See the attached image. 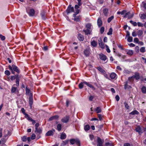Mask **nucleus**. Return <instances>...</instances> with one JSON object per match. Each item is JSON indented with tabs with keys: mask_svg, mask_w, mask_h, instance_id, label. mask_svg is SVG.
Segmentation results:
<instances>
[{
	"mask_svg": "<svg viewBox=\"0 0 146 146\" xmlns=\"http://www.w3.org/2000/svg\"><path fill=\"white\" fill-rule=\"evenodd\" d=\"M8 67L9 69L10 70L13 74H15L14 71L16 72L18 74L20 73L19 69H18V67L15 65L14 64L12 66L10 65H9Z\"/></svg>",
	"mask_w": 146,
	"mask_h": 146,
	"instance_id": "1",
	"label": "nucleus"
},
{
	"mask_svg": "<svg viewBox=\"0 0 146 146\" xmlns=\"http://www.w3.org/2000/svg\"><path fill=\"white\" fill-rule=\"evenodd\" d=\"M140 76L139 73L138 72L135 73L134 75L128 78V80H130L131 79L135 78L136 80H138L140 78Z\"/></svg>",
	"mask_w": 146,
	"mask_h": 146,
	"instance_id": "2",
	"label": "nucleus"
},
{
	"mask_svg": "<svg viewBox=\"0 0 146 146\" xmlns=\"http://www.w3.org/2000/svg\"><path fill=\"white\" fill-rule=\"evenodd\" d=\"M69 115H66L61 119V121L63 123H68L70 119Z\"/></svg>",
	"mask_w": 146,
	"mask_h": 146,
	"instance_id": "3",
	"label": "nucleus"
},
{
	"mask_svg": "<svg viewBox=\"0 0 146 146\" xmlns=\"http://www.w3.org/2000/svg\"><path fill=\"white\" fill-rule=\"evenodd\" d=\"M29 95L30 97L29 99V104L30 107L31 108L33 103V95L32 93H30Z\"/></svg>",
	"mask_w": 146,
	"mask_h": 146,
	"instance_id": "4",
	"label": "nucleus"
},
{
	"mask_svg": "<svg viewBox=\"0 0 146 146\" xmlns=\"http://www.w3.org/2000/svg\"><path fill=\"white\" fill-rule=\"evenodd\" d=\"M133 13L131 14L129 12L125 13V15L124 16V17H127L128 19H130L133 17Z\"/></svg>",
	"mask_w": 146,
	"mask_h": 146,
	"instance_id": "5",
	"label": "nucleus"
},
{
	"mask_svg": "<svg viewBox=\"0 0 146 146\" xmlns=\"http://www.w3.org/2000/svg\"><path fill=\"white\" fill-rule=\"evenodd\" d=\"M130 80H129L124 82V89L125 90L127 89H131V86L128 85V84L129 83V82H130Z\"/></svg>",
	"mask_w": 146,
	"mask_h": 146,
	"instance_id": "6",
	"label": "nucleus"
},
{
	"mask_svg": "<svg viewBox=\"0 0 146 146\" xmlns=\"http://www.w3.org/2000/svg\"><path fill=\"white\" fill-rule=\"evenodd\" d=\"M66 11L68 13L72 12H74V8L73 7H71V5H69Z\"/></svg>",
	"mask_w": 146,
	"mask_h": 146,
	"instance_id": "7",
	"label": "nucleus"
},
{
	"mask_svg": "<svg viewBox=\"0 0 146 146\" xmlns=\"http://www.w3.org/2000/svg\"><path fill=\"white\" fill-rule=\"evenodd\" d=\"M54 132L55 130L54 129H53L52 130H49L46 133L45 135L46 136L52 135Z\"/></svg>",
	"mask_w": 146,
	"mask_h": 146,
	"instance_id": "8",
	"label": "nucleus"
},
{
	"mask_svg": "<svg viewBox=\"0 0 146 146\" xmlns=\"http://www.w3.org/2000/svg\"><path fill=\"white\" fill-rule=\"evenodd\" d=\"M97 146H103V142L100 138L99 137H97Z\"/></svg>",
	"mask_w": 146,
	"mask_h": 146,
	"instance_id": "9",
	"label": "nucleus"
},
{
	"mask_svg": "<svg viewBox=\"0 0 146 146\" xmlns=\"http://www.w3.org/2000/svg\"><path fill=\"white\" fill-rule=\"evenodd\" d=\"M99 58L102 60L105 61L107 59V57L103 54H100L99 55Z\"/></svg>",
	"mask_w": 146,
	"mask_h": 146,
	"instance_id": "10",
	"label": "nucleus"
},
{
	"mask_svg": "<svg viewBox=\"0 0 146 146\" xmlns=\"http://www.w3.org/2000/svg\"><path fill=\"white\" fill-rule=\"evenodd\" d=\"M98 44L100 46L102 49L104 48V46L103 43L102 41V39L100 38L98 40Z\"/></svg>",
	"mask_w": 146,
	"mask_h": 146,
	"instance_id": "11",
	"label": "nucleus"
},
{
	"mask_svg": "<svg viewBox=\"0 0 146 146\" xmlns=\"http://www.w3.org/2000/svg\"><path fill=\"white\" fill-rule=\"evenodd\" d=\"M84 83L85 84L87 85L90 88L93 89L94 90H95V88H94V86L91 84H90L89 82H88L86 81H84Z\"/></svg>",
	"mask_w": 146,
	"mask_h": 146,
	"instance_id": "12",
	"label": "nucleus"
},
{
	"mask_svg": "<svg viewBox=\"0 0 146 146\" xmlns=\"http://www.w3.org/2000/svg\"><path fill=\"white\" fill-rule=\"evenodd\" d=\"M97 24L99 27L101 26L102 24V23L101 19L100 18H99L97 20Z\"/></svg>",
	"mask_w": 146,
	"mask_h": 146,
	"instance_id": "13",
	"label": "nucleus"
},
{
	"mask_svg": "<svg viewBox=\"0 0 146 146\" xmlns=\"http://www.w3.org/2000/svg\"><path fill=\"white\" fill-rule=\"evenodd\" d=\"M97 42L95 40H93L91 42V44L94 47H96L97 45Z\"/></svg>",
	"mask_w": 146,
	"mask_h": 146,
	"instance_id": "14",
	"label": "nucleus"
},
{
	"mask_svg": "<svg viewBox=\"0 0 146 146\" xmlns=\"http://www.w3.org/2000/svg\"><path fill=\"white\" fill-rule=\"evenodd\" d=\"M78 38L80 40L82 41H83L84 39L83 36L80 34H78Z\"/></svg>",
	"mask_w": 146,
	"mask_h": 146,
	"instance_id": "15",
	"label": "nucleus"
},
{
	"mask_svg": "<svg viewBox=\"0 0 146 146\" xmlns=\"http://www.w3.org/2000/svg\"><path fill=\"white\" fill-rule=\"evenodd\" d=\"M35 13V11L33 9H30L29 13V15L31 16H33L34 15Z\"/></svg>",
	"mask_w": 146,
	"mask_h": 146,
	"instance_id": "16",
	"label": "nucleus"
},
{
	"mask_svg": "<svg viewBox=\"0 0 146 146\" xmlns=\"http://www.w3.org/2000/svg\"><path fill=\"white\" fill-rule=\"evenodd\" d=\"M59 117V116L58 115L53 116L50 117L49 119V120L50 121H52L53 119H57Z\"/></svg>",
	"mask_w": 146,
	"mask_h": 146,
	"instance_id": "17",
	"label": "nucleus"
},
{
	"mask_svg": "<svg viewBox=\"0 0 146 146\" xmlns=\"http://www.w3.org/2000/svg\"><path fill=\"white\" fill-rule=\"evenodd\" d=\"M42 130L40 128L35 129V132L36 134L38 133V134H40L41 133Z\"/></svg>",
	"mask_w": 146,
	"mask_h": 146,
	"instance_id": "18",
	"label": "nucleus"
},
{
	"mask_svg": "<svg viewBox=\"0 0 146 146\" xmlns=\"http://www.w3.org/2000/svg\"><path fill=\"white\" fill-rule=\"evenodd\" d=\"M46 13L44 11H42L40 13L42 19L43 20L46 19V17L45 16Z\"/></svg>",
	"mask_w": 146,
	"mask_h": 146,
	"instance_id": "19",
	"label": "nucleus"
},
{
	"mask_svg": "<svg viewBox=\"0 0 146 146\" xmlns=\"http://www.w3.org/2000/svg\"><path fill=\"white\" fill-rule=\"evenodd\" d=\"M139 16L140 18L142 19H145L146 18V13H145L139 14Z\"/></svg>",
	"mask_w": 146,
	"mask_h": 146,
	"instance_id": "20",
	"label": "nucleus"
},
{
	"mask_svg": "<svg viewBox=\"0 0 146 146\" xmlns=\"http://www.w3.org/2000/svg\"><path fill=\"white\" fill-rule=\"evenodd\" d=\"M116 74L114 73V72H112L111 73L110 75V77L112 79H113L115 78V77L116 76Z\"/></svg>",
	"mask_w": 146,
	"mask_h": 146,
	"instance_id": "21",
	"label": "nucleus"
},
{
	"mask_svg": "<svg viewBox=\"0 0 146 146\" xmlns=\"http://www.w3.org/2000/svg\"><path fill=\"white\" fill-rule=\"evenodd\" d=\"M97 69L101 73L103 74H105L106 73L105 71L103 70L102 68L99 66L97 68Z\"/></svg>",
	"mask_w": 146,
	"mask_h": 146,
	"instance_id": "22",
	"label": "nucleus"
},
{
	"mask_svg": "<svg viewBox=\"0 0 146 146\" xmlns=\"http://www.w3.org/2000/svg\"><path fill=\"white\" fill-rule=\"evenodd\" d=\"M126 52L127 54L130 56L132 55L133 54V51L132 50H127L126 51Z\"/></svg>",
	"mask_w": 146,
	"mask_h": 146,
	"instance_id": "23",
	"label": "nucleus"
},
{
	"mask_svg": "<svg viewBox=\"0 0 146 146\" xmlns=\"http://www.w3.org/2000/svg\"><path fill=\"white\" fill-rule=\"evenodd\" d=\"M135 130L137 132L139 133V134L142 133V129L141 127L139 126H138L137 127H136Z\"/></svg>",
	"mask_w": 146,
	"mask_h": 146,
	"instance_id": "24",
	"label": "nucleus"
},
{
	"mask_svg": "<svg viewBox=\"0 0 146 146\" xmlns=\"http://www.w3.org/2000/svg\"><path fill=\"white\" fill-rule=\"evenodd\" d=\"M83 31L84 32L86 35H89L91 33V31L90 30L88 29H87L86 30H83Z\"/></svg>",
	"mask_w": 146,
	"mask_h": 146,
	"instance_id": "25",
	"label": "nucleus"
},
{
	"mask_svg": "<svg viewBox=\"0 0 146 146\" xmlns=\"http://www.w3.org/2000/svg\"><path fill=\"white\" fill-rule=\"evenodd\" d=\"M139 113V112H138L136 110H135L129 113L130 115H138Z\"/></svg>",
	"mask_w": 146,
	"mask_h": 146,
	"instance_id": "26",
	"label": "nucleus"
},
{
	"mask_svg": "<svg viewBox=\"0 0 146 146\" xmlns=\"http://www.w3.org/2000/svg\"><path fill=\"white\" fill-rule=\"evenodd\" d=\"M84 53L86 56H89L90 51L88 49H86L84 50Z\"/></svg>",
	"mask_w": 146,
	"mask_h": 146,
	"instance_id": "27",
	"label": "nucleus"
},
{
	"mask_svg": "<svg viewBox=\"0 0 146 146\" xmlns=\"http://www.w3.org/2000/svg\"><path fill=\"white\" fill-rule=\"evenodd\" d=\"M108 10L107 9H104L103 10V13H104V15L106 16H107L108 15Z\"/></svg>",
	"mask_w": 146,
	"mask_h": 146,
	"instance_id": "28",
	"label": "nucleus"
},
{
	"mask_svg": "<svg viewBox=\"0 0 146 146\" xmlns=\"http://www.w3.org/2000/svg\"><path fill=\"white\" fill-rule=\"evenodd\" d=\"M66 135L65 133H62L60 135V139H65L66 138Z\"/></svg>",
	"mask_w": 146,
	"mask_h": 146,
	"instance_id": "29",
	"label": "nucleus"
},
{
	"mask_svg": "<svg viewBox=\"0 0 146 146\" xmlns=\"http://www.w3.org/2000/svg\"><path fill=\"white\" fill-rule=\"evenodd\" d=\"M80 19V16L76 17L75 18H74V20L75 21L77 22L79 21Z\"/></svg>",
	"mask_w": 146,
	"mask_h": 146,
	"instance_id": "30",
	"label": "nucleus"
},
{
	"mask_svg": "<svg viewBox=\"0 0 146 146\" xmlns=\"http://www.w3.org/2000/svg\"><path fill=\"white\" fill-rule=\"evenodd\" d=\"M95 111L97 113H100L101 112V108L99 107H97L95 109Z\"/></svg>",
	"mask_w": 146,
	"mask_h": 146,
	"instance_id": "31",
	"label": "nucleus"
},
{
	"mask_svg": "<svg viewBox=\"0 0 146 146\" xmlns=\"http://www.w3.org/2000/svg\"><path fill=\"white\" fill-rule=\"evenodd\" d=\"M141 91L144 94L146 93V87L144 86H143L141 88Z\"/></svg>",
	"mask_w": 146,
	"mask_h": 146,
	"instance_id": "32",
	"label": "nucleus"
},
{
	"mask_svg": "<svg viewBox=\"0 0 146 146\" xmlns=\"http://www.w3.org/2000/svg\"><path fill=\"white\" fill-rule=\"evenodd\" d=\"M90 129V127L88 125H86L84 127V129L86 131H88Z\"/></svg>",
	"mask_w": 146,
	"mask_h": 146,
	"instance_id": "33",
	"label": "nucleus"
},
{
	"mask_svg": "<svg viewBox=\"0 0 146 146\" xmlns=\"http://www.w3.org/2000/svg\"><path fill=\"white\" fill-rule=\"evenodd\" d=\"M84 81L83 82H81L78 85V87L80 89H81L83 88L84 86Z\"/></svg>",
	"mask_w": 146,
	"mask_h": 146,
	"instance_id": "34",
	"label": "nucleus"
},
{
	"mask_svg": "<svg viewBox=\"0 0 146 146\" xmlns=\"http://www.w3.org/2000/svg\"><path fill=\"white\" fill-rule=\"evenodd\" d=\"M75 143H76L77 145L80 146V141L78 139H75Z\"/></svg>",
	"mask_w": 146,
	"mask_h": 146,
	"instance_id": "35",
	"label": "nucleus"
},
{
	"mask_svg": "<svg viewBox=\"0 0 146 146\" xmlns=\"http://www.w3.org/2000/svg\"><path fill=\"white\" fill-rule=\"evenodd\" d=\"M25 115V117L27 118L28 120L31 121L32 119V118L30 117L27 114V113Z\"/></svg>",
	"mask_w": 146,
	"mask_h": 146,
	"instance_id": "36",
	"label": "nucleus"
},
{
	"mask_svg": "<svg viewBox=\"0 0 146 146\" xmlns=\"http://www.w3.org/2000/svg\"><path fill=\"white\" fill-rule=\"evenodd\" d=\"M18 75V74H16L15 76H11V80H15Z\"/></svg>",
	"mask_w": 146,
	"mask_h": 146,
	"instance_id": "37",
	"label": "nucleus"
},
{
	"mask_svg": "<svg viewBox=\"0 0 146 146\" xmlns=\"http://www.w3.org/2000/svg\"><path fill=\"white\" fill-rule=\"evenodd\" d=\"M114 17L113 16H112L108 18V23H110L111 21L114 18Z\"/></svg>",
	"mask_w": 146,
	"mask_h": 146,
	"instance_id": "38",
	"label": "nucleus"
},
{
	"mask_svg": "<svg viewBox=\"0 0 146 146\" xmlns=\"http://www.w3.org/2000/svg\"><path fill=\"white\" fill-rule=\"evenodd\" d=\"M141 52L143 53L145 52V47H142L140 49Z\"/></svg>",
	"mask_w": 146,
	"mask_h": 146,
	"instance_id": "39",
	"label": "nucleus"
},
{
	"mask_svg": "<svg viewBox=\"0 0 146 146\" xmlns=\"http://www.w3.org/2000/svg\"><path fill=\"white\" fill-rule=\"evenodd\" d=\"M112 34V29L111 28H110L109 31L107 33V34L108 35H111Z\"/></svg>",
	"mask_w": 146,
	"mask_h": 146,
	"instance_id": "40",
	"label": "nucleus"
},
{
	"mask_svg": "<svg viewBox=\"0 0 146 146\" xmlns=\"http://www.w3.org/2000/svg\"><path fill=\"white\" fill-rule=\"evenodd\" d=\"M57 130L60 131L61 129V125L60 124H58L57 126Z\"/></svg>",
	"mask_w": 146,
	"mask_h": 146,
	"instance_id": "41",
	"label": "nucleus"
},
{
	"mask_svg": "<svg viewBox=\"0 0 146 146\" xmlns=\"http://www.w3.org/2000/svg\"><path fill=\"white\" fill-rule=\"evenodd\" d=\"M17 89V88L14 86H12L11 90V92L13 93L15 92Z\"/></svg>",
	"mask_w": 146,
	"mask_h": 146,
	"instance_id": "42",
	"label": "nucleus"
},
{
	"mask_svg": "<svg viewBox=\"0 0 146 146\" xmlns=\"http://www.w3.org/2000/svg\"><path fill=\"white\" fill-rule=\"evenodd\" d=\"M124 104L125 106V108L127 109H129V106L128 105V104H127V103L126 102H125L124 103Z\"/></svg>",
	"mask_w": 146,
	"mask_h": 146,
	"instance_id": "43",
	"label": "nucleus"
},
{
	"mask_svg": "<svg viewBox=\"0 0 146 146\" xmlns=\"http://www.w3.org/2000/svg\"><path fill=\"white\" fill-rule=\"evenodd\" d=\"M70 143L73 145L75 143V139H71L70 140Z\"/></svg>",
	"mask_w": 146,
	"mask_h": 146,
	"instance_id": "44",
	"label": "nucleus"
},
{
	"mask_svg": "<svg viewBox=\"0 0 146 146\" xmlns=\"http://www.w3.org/2000/svg\"><path fill=\"white\" fill-rule=\"evenodd\" d=\"M130 23L132 24L134 26H136L137 25V23L136 22H134L132 21H130Z\"/></svg>",
	"mask_w": 146,
	"mask_h": 146,
	"instance_id": "45",
	"label": "nucleus"
},
{
	"mask_svg": "<svg viewBox=\"0 0 146 146\" xmlns=\"http://www.w3.org/2000/svg\"><path fill=\"white\" fill-rule=\"evenodd\" d=\"M91 25L90 23L87 24L86 25V27L87 29H88L90 30L91 28Z\"/></svg>",
	"mask_w": 146,
	"mask_h": 146,
	"instance_id": "46",
	"label": "nucleus"
},
{
	"mask_svg": "<svg viewBox=\"0 0 146 146\" xmlns=\"http://www.w3.org/2000/svg\"><path fill=\"white\" fill-rule=\"evenodd\" d=\"M143 32L141 30H139L138 31L137 35L138 36H141L143 35Z\"/></svg>",
	"mask_w": 146,
	"mask_h": 146,
	"instance_id": "47",
	"label": "nucleus"
},
{
	"mask_svg": "<svg viewBox=\"0 0 146 146\" xmlns=\"http://www.w3.org/2000/svg\"><path fill=\"white\" fill-rule=\"evenodd\" d=\"M30 90L27 87L26 88V94L27 95L30 92Z\"/></svg>",
	"mask_w": 146,
	"mask_h": 146,
	"instance_id": "48",
	"label": "nucleus"
},
{
	"mask_svg": "<svg viewBox=\"0 0 146 146\" xmlns=\"http://www.w3.org/2000/svg\"><path fill=\"white\" fill-rule=\"evenodd\" d=\"M133 38L131 36H129L127 39V41L128 42H130L132 41Z\"/></svg>",
	"mask_w": 146,
	"mask_h": 146,
	"instance_id": "49",
	"label": "nucleus"
},
{
	"mask_svg": "<svg viewBox=\"0 0 146 146\" xmlns=\"http://www.w3.org/2000/svg\"><path fill=\"white\" fill-rule=\"evenodd\" d=\"M104 31V28L102 27L100 29V32L101 34H102Z\"/></svg>",
	"mask_w": 146,
	"mask_h": 146,
	"instance_id": "50",
	"label": "nucleus"
},
{
	"mask_svg": "<svg viewBox=\"0 0 146 146\" xmlns=\"http://www.w3.org/2000/svg\"><path fill=\"white\" fill-rule=\"evenodd\" d=\"M21 139L23 141H26L27 140L26 136H25L22 137H21Z\"/></svg>",
	"mask_w": 146,
	"mask_h": 146,
	"instance_id": "51",
	"label": "nucleus"
},
{
	"mask_svg": "<svg viewBox=\"0 0 146 146\" xmlns=\"http://www.w3.org/2000/svg\"><path fill=\"white\" fill-rule=\"evenodd\" d=\"M5 74L7 76H9L10 74V71L8 70H6L5 72Z\"/></svg>",
	"mask_w": 146,
	"mask_h": 146,
	"instance_id": "52",
	"label": "nucleus"
},
{
	"mask_svg": "<svg viewBox=\"0 0 146 146\" xmlns=\"http://www.w3.org/2000/svg\"><path fill=\"white\" fill-rule=\"evenodd\" d=\"M105 145L107 146H113L112 143L109 142L106 143H105Z\"/></svg>",
	"mask_w": 146,
	"mask_h": 146,
	"instance_id": "53",
	"label": "nucleus"
},
{
	"mask_svg": "<svg viewBox=\"0 0 146 146\" xmlns=\"http://www.w3.org/2000/svg\"><path fill=\"white\" fill-rule=\"evenodd\" d=\"M36 135L34 133H33L31 135V139L32 140L34 139H35V138H36Z\"/></svg>",
	"mask_w": 146,
	"mask_h": 146,
	"instance_id": "54",
	"label": "nucleus"
},
{
	"mask_svg": "<svg viewBox=\"0 0 146 146\" xmlns=\"http://www.w3.org/2000/svg\"><path fill=\"white\" fill-rule=\"evenodd\" d=\"M0 38H1V39L2 40H4L5 39V37L4 36L2 35H0Z\"/></svg>",
	"mask_w": 146,
	"mask_h": 146,
	"instance_id": "55",
	"label": "nucleus"
},
{
	"mask_svg": "<svg viewBox=\"0 0 146 146\" xmlns=\"http://www.w3.org/2000/svg\"><path fill=\"white\" fill-rule=\"evenodd\" d=\"M98 116L99 118V120L100 121H101L102 119V116L100 114H98Z\"/></svg>",
	"mask_w": 146,
	"mask_h": 146,
	"instance_id": "56",
	"label": "nucleus"
},
{
	"mask_svg": "<svg viewBox=\"0 0 146 146\" xmlns=\"http://www.w3.org/2000/svg\"><path fill=\"white\" fill-rule=\"evenodd\" d=\"M135 50L136 52H138L139 51V47L138 46H136L135 48Z\"/></svg>",
	"mask_w": 146,
	"mask_h": 146,
	"instance_id": "57",
	"label": "nucleus"
},
{
	"mask_svg": "<svg viewBox=\"0 0 146 146\" xmlns=\"http://www.w3.org/2000/svg\"><path fill=\"white\" fill-rule=\"evenodd\" d=\"M123 72L125 74H128L130 73V72L129 70L125 69L124 70Z\"/></svg>",
	"mask_w": 146,
	"mask_h": 146,
	"instance_id": "58",
	"label": "nucleus"
},
{
	"mask_svg": "<svg viewBox=\"0 0 146 146\" xmlns=\"http://www.w3.org/2000/svg\"><path fill=\"white\" fill-rule=\"evenodd\" d=\"M137 25L138 27H143V25L140 22L137 23Z\"/></svg>",
	"mask_w": 146,
	"mask_h": 146,
	"instance_id": "59",
	"label": "nucleus"
},
{
	"mask_svg": "<svg viewBox=\"0 0 146 146\" xmlns=\"http://www.w3.org/2000/svg\"><path fill=\"white\" fill-rule=\"evenodd\" d=\"M21 77L20 75H18V76H17L16 78V81H19V79Z\"/></svg>",
	"mask_w": 146,
	"mask_h": 146,
	"instance_id": "60",
	"label": "nucleus"
},
{
	"mask_svg": "<svg viewBox=\"0 0 146 146\" xmlns=\"http://www.w3.org/2000/svg\"><path fill=\"white\" fill-rule=\"evenodd\" d=\"M21 111L22 112V113L24 115H25L27 113H26L25 112V110L24 109L22 108H21Z\"/></svg>",
	"mask_w": 146,
	"mask_h": 146,
	"instance_id": "61",
	"label": "nucleus"
},
{
	"mask_svg": "<svg viewBox=\"0 0 146 146\" xmlns=\"http://www.w3.org/2000/svg\"><path fill=\"white\" fill-rule=\"evenodd\" d=\"M106 51L108 53H110V49L109 48L108 46L107 45H106Z\"/></svg>",
	"mask_w": 146,
	"mask_h": 146,
	"instance_id": "62",
	"label": "nucleus"
},
{
	"mask_svg": "<svg viewBox=\"0 0 146 146\" xmlns=\"http://www.w3.org/2000/svg\"><path fill=\"white\" fill-rule=\"evenodd\" d=\"M94 98V97L92 96H90L89 98V100L91 101H92Z\"/></svg>",
	"mask_w": 146,
	"mask_h": 146,
	"instance_id": "63",
	"label": "nucleus"
},
{
	"mask_svg": "<svg viewBox=\"0 0 146 146\" xmlns=\"http://www.w3.org/2000/svg\"><path fill=\"white\" fill-rule=\"evenodd\" d=\"M124 146H131L130 144L128 143H125L123 145Z\"/></svg>",
	"mask_w": 146,
	"mask_h": 146,
	"instance_id": "64",
	"label": "nucleus"
}]
</instances>
